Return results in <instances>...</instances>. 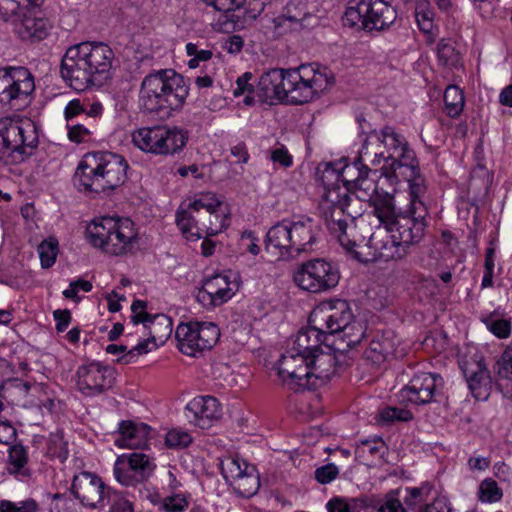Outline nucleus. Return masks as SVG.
<instances>
[{"label": "nucleus", "mask_w": 512, "mask_h": 512, "mask_svg": "<svg viewBox=\"0 0 512 512\" xmlns=\"http://www.w3.org/2000/svg\"><path fill=\"white\" fill-rule=\"evenodd\" d=\"M428 208L424 202H414L405 210H397L392 193L378 196L374 200V215L380 224L390 233L391 241H383L373 234L369 244L375 249L376 256L385 261L401 260L410 254L425 235L428 226Z\"/></svg>", "instance_id": "f257e3e1"}, {"label": "nucleus", "mask_w": 512, "mask_h": 512, "mask_svg": "<svg viewBox=\"0 0 512 512\" xmlns=\"http://www.w3.org/2000/svg\"><path fill=\"white\" fill-rule=\"evenodd\" d=\"M334 83L326 67L316 63L293 69L275 68L263 73L258 82L263 101H286L290 104L308 103Z\"/></svg>", "instance_id": "f03ea898"}, {"label": "nucleus", "mask_w": 512, "mask_h": 512, "mask_svg": "<svg viewBox=\"0 0 512 512\" xmlns=\"http://www.w3.org/2000/svg\"><path fill=\"white\" fill-rule=\"evenodd\" d=\"M361 148L362 158L371 166H380L381 175L392 187L397 184L395 173L416 159L406 138L388 125L368 133Z\"/></svg>", "instance_id": "7ed1b4c3"}, {"label": "nucleus", "mask_w": 512, "mask_h": 512, "mask_svg": "<svg viewBox=\"0 0 512 512\" xmlns=\"http://www.w3.org/2000/svg\"><path fill=\"white\" fill-rule=\"evenodd\" d=\"M189 94L185 78L172 69L146 75L140 85L138 104L146 114L169 117L182 108Z\"/></svg>", "instance_id": "20e7f679"}, {"label": "nucleus", "mask_w": 512, "mask_h": 512, "mask_svg": "<svg viewBox=\"0 0 512 512\" xmlns=\"http://www.w3.org/2000/svg\"><path fill=\"white\" fill-rule=\"evenodd\" d=\"M128 168L122 155L108 151L88 152L77 166L74 182L86 192L112 191L125 183Z\"/></svg>", "instance_id": "39448f33"}, {"label": "nucleus", "mask_w": 512, "mask_h": 512, "mask_svg": "<svg viewBox=\"0 0 512 512\" xmlns=\"http://www.w3.org/2000/svg\"><path fill=\"white\" fill-rule=\"evenodd\" d=\"M227 205L214 193L200 194L186 208L180 206L176 223L186 237L200 239L214 236L228 226Z\"/></svg>", "instance_id": "423d86ee"}, {"label": "nucleus", "mask_w": 512, "mask_h": 512, "mask_svg": "<svg viewBox=\"0 0 512 512\" xmlns=\"http://www.w3.org/2000/svg\"><path fill=\"white\" fill-rule=\"evenodd\" d=\"M315 241L316 225L313 219L302 216L273 225L266 234L265 249L277 255L279 260H288L310 250Z\"/></svg>", "instance_id": "0eeeda50"}, {"label": "nucleus", "mask_w": 512, "mask_h": 512, "mask_svg": "<svg viewBox=\"0 0 512 512\" xmlns=\"http://www.w3.org/2000/svg\"><path fill=\"white\" fill-rule=\"evenodd\" d=\"M352 198L341 187L328 189L319 203V210L324 223L331 234L335 235L340 245L355 259L361 260L356 250L357 243L352 238L356 226V212L351 208Z\"/></svg>", "instance_id": "6e6552de"}, {"label": "nucleus", "mask_w": 512, "mask_h": 512, "mask_svg": "<svg viewBox=\"0 0 512 512\" xmlns=\"http://www.w3.org/2000/svg\"><path fill=\"white\" fill-rule=\"evenodd\" d=\"M89 242L112 256L131 252L137 238L134 223L129 218L104 217L87 227Z\"/></svg>", "instance_id": "1a4fd4ad"}, {"label": "nucleus", "mask_w": 512, "mask_h": 512, "mask_svg": "<svg viewBox=\"0 0 512 512\" xmlns=\"http://www.w3.org/2000/svg\"><path fill=\"white\" fill-rule=\"evenodd\" d=\"M38 146L34 123L0 119V163L21 162Z\"/></svg>", "instance_id": "9d476101"}, {"label": "nucleus", "mask_w": 512, "mask_h": 512, "mask_svg": "<svg viewBox=\"0 0 512 512\" xmlns=\"http://www.w3.org/2000/svg\"><path fill=\"white\" fill-rule=\"evenodd\" d=\"M397 19V11L385 0L351 1L343 15V24L366 32L382 31Z\"/></svg>", "instance_id": "9b49d317"}, {"label": "nucleus", "mask_w": 512, "mask_h": 512, "mask_svg": "<svg viewBox=\"0 0 512 512\" xmlns=\"http://www.w3.org/2000/svg\"><path fill=\"white\" fill-rule=\"evenodd\" d=\"M293 280L302 290L321 293L338 285L340 273L331 262L316 258L302 263L294 272Z\"/></svg>", "instance_id": "f8f14e48"}, {"label": "nucleus", "mask_w": 512, "mask_h": 512, "mask_svg": "<svg viewBox=\"0 0 512 512\" xmlns=\"http://www.w3.org/2000/svg\"><path fill=\"white\" fill-rule=\"evenodd\" d=\"M219 337V328L211 322L180 323L175 331L179 351L193 357L204 350H210Z\"/></svg>", "instance_id": "ddd939ff"}, {"label": "nucleus", "mask_w": 512, "mask_h": 512, "mask_svg": "<svg viewBox=\"0 0 512 512\" xmlns=\"http://www.w3.org/2000/svg\"><path fill=\"white\" fill-rule=\"evenodd\" d=\"M353 318L348 302L341 299L321 303L310 314L311 323L326 336L339 334Z\"/></svg>", "instance_id": "4468645a"}, {"label": "nucleus", "mask_w": 512, "mask_h": 512, "mask_svg": "<svg viewBox=\"0 0 512 512\" xmlns=\"http://www.w3.org/2000/svg\"><path fill=\"white\" fill-rule=\"evenodd\" d=\"M35 90L34 77L23 66L0 68V103L7 105L12 101L27 98Z\"/></svg>", "instance_id": "2eb2a0df"}, {"label": "nucleus", "mask_w": 512, "mask_h": 512, "mask_svg": "<svg viewBox=\"0 0 512 512\" xmlns=\"http://www.w3.org/2000/svg\"><path fill=\"white\" fill-rule=\"evenodd\" d=\"M111 487L96 474L83 471L73 477L71 493L79 502L89 509H103Z\"/></svg>", "instance_id": "dca6fc26"}, {"label": "nucleus", "mask_w": 512, "mask_h": 512, "mask_svg": "<svg viewBox=\"0 0 512 512\" xmlns=\"http://www.w3.org/2000/svg\"><path fill=\"white\" fill-rule=\"evenodd\" d=\"M86 50L81 44L70 46L61 60L60 73L63 80L76 91H85L93 86L85 58Z\"/></svg>", "instance_id": "f3484780"}, {"label": "nucleus", "mask_w": 512, "mask_h": 512, "mask_svg": "<svg viewBox=\"0 0 512 512\" xmlns=\"http://www.w3.org/2000/svg\"><path fill=\"white\" fill-rule=\"evenodd\" d=\"M76 375L77 388L86 396L100 394L110 389L115 380L114 369L99 362H91L78 367Z\"/></svg>", "instance_id": "a211bd4d"}, {"label": "nucleus", "mask_w": 512, "mask_h": 512, "mask_svg": "<svg viewBox=\"0 0 512 512\" xmlns=\"http://www.w3.org/2000/svg\"><path fill=\"white\" fill-rule=\"evenodd\" d=\"M325 348L326 351L322 349L313 355H308L309 370L302 384L308 387V390L326 384L335 374L337 365L335 350L330 344H325Z\"/></svg>", "instance_id": "6ab92c4d"}, {"label": "nucleus", "mask_w": 512, "mask_h": 512, "mask_svg": "<svg viewBox=\"0 0 512 512\" xmlns=\"http://www.w3.org/2000/svg\"><path fill=\"white\" fill-rule=\"evenodd\" d=\"M308 355L291 348L278 361V374L284 384L293 391L308 389L303 384L309 370Z\"/></svg>", "instance_id": "aec40b11"}, {"label": "nucleus", "mask_w": 512, "mask_h": 512, "mask_svg": "<svg viewBox=\"0 0 512 512\" xmlns=\"http://www.w3.org/2000/svg\"><path fill=\"white\" fill-rule=\"evenodd\" d=\"M86 50V61L92 74L93 86H101L110 77L114 60L113 50L103 42H81Z\"/></svg>", "instance_id": "412c9836"}, {"label": "nucleus", "mask_w": 512, "mask_h": 512, "mask_svg": "<svg viewBox=\"0 0 512 512\" xmlns=\"http://www.w3.org/2000/svg\"><path fill=\"white\" fill-rule=\"evenodd\" d=\"M441 380L442 378L438 374L421 372L414 375L409 383L399 391L400 402L415 405L432 402L438 381Z\"/></svg>", "instance_id": "4be33fe9"}, {"label": "nucleus", "mask_w": 512, "mask_h": 512, "mask_svg": "<svg viewBox=\"0 0 512 512\" xmlns=\"http://www.w3.org/2000/svg\"><path fill=\"white\" fill-rule=\"evenodd\" d=\"M186 417L195 426L208 429L221 417V407L215 397L198 396L186 405Z\"/></svg>", "instance_id": "5701e85b"}, {"label": "nucleus", "mask_w": 512, "mask_h": 512, "mask_svg": "<svg viewBox=\"0 0 512 512\" xmlns=\"http://www.w3.org/2000/svg\"><path fill=\"white\" fill-rule=\"evenodd\" d=\"M233 295L229 278L216 274L204 281L196 294V299L205 308H214L227 302Z\"/></svg>", "instance_id": "b1692460"}, {"label": "nucleus", "mask_w": 512, "mask_h": 512, "mask_svg": "<svg viewBox=\"0 0 512 512\" xmlns=\"http://www.w3.org/2000/svg\"><path fill=\"white\" fill-rule=\"evenodd\" d=\"M399 341L392 330L376 333L364 351L363 358L373 365H380L390 356L397 355Z\"/></svg>", "instance_id": "393cba45"}, {"label": "nucleus", "mask_w": 512, "mask_h": 512, "mask_svg": "<svg viewBox=\"0 0 512 512\" xmlns=\"http://www.w3.org/2000/svg\"><path fill=\"white\" fill-rule=\"evenodd\" d=\"M150 427L144 423L122 421L119 425V435L115 445L119 448L142 449L147 447Z\"/></svg>", "instance_id": "a878e982"}, {"label": "nucleus", "mask_w": 512, "mask_h": 512, "mask_svg": "<svg viewBox=\"0 0 512 512\" xmlns=\"http://www.w3.org/2000/svg\"><path fill=\"white\" fill-rule=\"evenodd\" d=\"M327 343V336L322 329H318L315 323L308 320V326L299 330L294 340L293 348L303 354L313 355L322 350Z\"/></svg>", "instance_id": "bb28decb"}, {"label": "nucleus", "mask_w": 512, "mask_h": 512, "mask_svg": "<svg viewBox=\"0 0 512 512\" xmlns=\"http://www.w3.org/2000/svg\"><path fill=\"white\" fill-rule=\"evenodd\" d=\"M51 28L52 24L47 18L23 14L16 31L23 40L36 42L45 39Z\"/></svg>", "instance_id": "cd10ccee"}, {"label": "nucleus", "mask_w": 512, "mask_h": 512, "mask_svg": "<svg viewBox=\"0 0 512 512\" xmlns=\"http://www.w3.org/2000/svg\"><path fill=\"white\" fill-rule=\"evenodd\" d=\"M395 174L397 175V183L401 180L409 183L410 202L408 205H413L416 201L423 202L422 196L426 192V186L424 178L420 174L417 158L412 165L403 167V170H399Z\"/></svg>", "instance_id": "c85d7f7f"}, {"label": "nucleus", "mask_w": 512, "mask_h": 512, "mask_svg": "<svg viewBox=\"0 0 512 512\" xmlns=\"http://www.w3.org/2000/svg\"><path fill=\"white\" fill-rule=\"evenodd\" d=\"M159 155H174L181 151L188 141V133L176 126H160Z\"/></svg>", "instance_id": "c756f323"}, {"label": "nucleus", "mask_w": 512, "mask_h": 512, "mask_svg": "<svg viewBox=\"0 0 512 512\" xmlns=\"http://www.w3.org/2000/svg\"><path fill=\"white\" fill-rule=\"evenodd\" d=\"M462 369L473 396L478 400L486 399L491 389V377L487 369L480 362L475 363V370L466 367Z\"/></svg>", "instance_id": "7c9ffc66"}, {"label": "nucleus", "mask_w": 512, "mask_h": 512, "mask_svg": "<svg viewBox=\"0 0 512 512\" xmlns=\"http://www.w3.org/2000/svg\"><path fill=\"white\" fill-rule=\"evenodd\" d=\"M365 174H373L376 176L377 169L372 170L369 167V163L366 162V159L362 158V149L359 152V156L349 164H341V176L343 187L341 190H347L348 195H350V190L355 186L356 182Z\"/></svg>", "instance_id": "2f4dec72"}, {"label": "nucleus", "mask_w": 512, "mask_h": 512, "mask_svg": "<svg viewBox=\"0 0 512 512\" xmlns=\"http://www.w3.org/2000/svg\"><path fill=\"white\" fill-rule=\"evenodd\" d=\"M496 383L504 397L512 399V343L506 347L495 365Z\"/></svg>", "instance_id": "473e14b6"}, {"label": "nucleus", "mask_w": 512, "mask_h": 512, "mask_svg": "<svg viewBox=\"0 0 512 512\" xmlns=\"http://www.w3.org/2000/svg\"><path fill=\"white\" fill-rule=\"evenodd\" d=\"M143 325L148 329L154 347L164 345L173 331L172 319L165 314L151 315Z\"/></svg>", "instance_id": "72a5a7b5"}, {"label": "nucleus", "mask_w": 512, "mask_h": 512, "mask_svg": "<svg viewBox=\"0 0 512 512\" xmlns=\"http://www.w3.org/2000/svg\"><path fill=\"white\" fill-rule=\"evenodd\" d=\"M380 169L377 170L376 176L373 174H368L365 176V174L356 182L355 186L350 190V193H353L356 195L357 199L360 201H369L371 202L372 207L374 208V200L380 196L384 195L386 193H389L388 191L380 192L379 187L377 184V179L382 178Z\"/></svg>", "instance_id": "f704fd0d"}, {"label": "nucleus", "mask_w": 512, "mask_h": 512, "mask_svg": "<svg viewBox=\"0 0 512 512\" xmlns=\"http://www.w3.org/2000/svg\"><path fill=\"white\" fill-rule=\"evenodd\" d=\"M160 126L142 127L132 133V142L144 152L159 155Z\"/></svg>", "instance_id": "c9c22d12"}, {"label": "nucleus", "mask_w": 512, "mask_h": 512, "mask_svg": "<svg viewBox=\"0 0 512 512\" xmlns=\"http://www.w3.org/2000/svg\"><path fill=\"white\" fill-rule=\"evenodd\" d=\"M231 486L242 497L249 498L255 495L260 487V477L256 468L246 466V471Z\"/></svg>", "instance_id": "e433bc0d"}, {"label": "nucleus", "mask_w": 512, "mask_h": 512, "mask_svg": "<svg viewBox=\"0 0 512 512\" xmlns=\"http://www.w3.org/2000/svg\"><path fill=\"white\" fill-rule=\"evenodd\" d=\"M316 178L323 184L325 193H327L328 189L341 187L339 185V182H342L341 162H327L319 164L316 169Z\"/></svg>", "instance_id": "4c0bfd02"}, {"label": "nucleus", "mask_w": 512, "mask_h": 512, "mask_svg": "<svg viewBox=\"0 0 512 512\" xmlns=\"http://www.w3.org/2000/svg\"><path fill=\"white\" fill-rule=\"evenodd\" d=\"M28 463V455L26 449L20 445H12L9 448L8 456V471L11 474H21L23 476L29 475V470L26 468Z\"/></svg>", "instance_id": "58836bf2"}, {"label": "nucleus", "mask_w": 512, "mask_h": 512, "mask_svg": "<svg viewBox=\"0 0 512 512\" xmlns=\"http://www.w3.org/2000/svg\"><path fill=\"white\" fill-rule=\"evenodd\" d=\"M126 464L136 473L138 479H144L145 481L155 467L150 458L142 452H133L126 456Z\"/></svg>", "instance_id": "ea45409f"}, {"label": "nucleus", "mask_w": 512, "mask_h": 512, "mask_svg": "<svg viewBox=\"0 0 512 512\" xmlns=\"http://www.w3.org/2000/svg\"><path fill=\"white\" fill-rule=\"evenodd\" d=\"M385 450L386 446L381 438L365 439L356 445L355 455L360 461H365L368 456L381 458Z\"/></svg>", "instance_id": "a19ab883"}, {"label": "nucleus", "mask_w": 512, "mask_h": 512, "mask_svg": "<svg viewBox=\"0 0 512 512\" xmlns=\"http://www.w3.org/2000/svg\"><path fill=\"white\" fill-rule=\"evenodd\" d=\"M445 110L451 118L458 117L464 107V96L462 91L454 85H450L444 92Z\"/></svg>", "instance_id": "79ce46f5"}, {"label": "nucleus", "mask_w": 512, "mask_h": 512, "mask_svg": "<svg viewBox=\"0 0 512 512\" xmlns=\"http://www.w3.org/2000/svg\"><path fill=\"white\" fill-rule=\"evenodd\" d=\"M114 476L124 486H136L145 481L144 479H138L136 473L126 464V455L117 458L114 465Z\"/></svg>", "instance_id": "37998d69"}, {"label": "nucleus", "mask_w": 512, "mask_h": 512, "mask_svg": "<svg viewBox=\"0 0 512 512\" xmlns=\"http://www.w3.org/2000/svg\"><path fill=\"white\" fill-rule=\"evenodd\" d=\"M31 388L29 382L19 378L8 379L0 387V396L14 401L15 398L26 396Z\"/></svg>", "instance_id": "c03bdc74"}, {"label": "nucleus", "mask_w": 512, "mask_h": 512, "mask_svg": "<svg viewBox=\"0 0 512 512\" xmlns=\"http://www.w3.org/2000/svg\"><path fill=\"white\" fill-rule=\"evenodd\" d=\"M246 466L249 465L245 461L233 457L224 459L220 464L221 473L230 485L246 471Z\"/></svg>", "instance_id": "a18cd8bd"}, {"label": "nucleus", "mask_w": 512, "mask_h": 512, "mask_svg": "<svg viewBox=\"0 0 512 512\" xmlns=\"http://www.w3.org/2000/svg\"><path fill=\"white\" fill-rule=\"evenodd\" d=\"M340 339L346 343L347 348H354L362 342L365 329L361 322L354 318L340 333Z\"/></svg>", "instance_id": "49530a36"}, {"label": "nucleus", "mask_w": 512, "mask_h": 512, "mask_svg": "<svg viewBox=\"0 0 512 512\" xmlns=\"http://www.w3.org/2000/svg\"><path fill=\"white\" fill-rule=\"evenodd\" d=\"M503 492L492 478L484 479L478 488V498L481 502L494 503L502 499Z\"/></svg>", "instance_id": "de8ad7c7"}, {"label": "nucleus", "mask_w": 512, "mask_h": 512, "mask_svg": "<svg viewBox=\"0 0 512 512\" xmlns=\"http://www.w3.org/2000/svg\"><path fill=\"white\" fill-rule=\"evenodd\" d=\"M437 55L440 63L447 67H457L461 61L460 53L449 41L441 40L438 43Z\"/></svg>", "instance_id": "09e8293b"}, {"label": "nucleus", "mask_w": 512, "mask_h": 512, "mask_svg": "<svg viewBox=\"0 0 512 512\" xmlns=\"http://www.w3.org/2000/svg\"><path fill=\"white\" fill-rule=\"evenodd\" d=\"M58 251V241L54 237H49L39 244L38 253L43 268H50L55 263Z\"/></svg>", "instance_id": "8fccbe9b"}, {"label": "nucleus", "mask_w": 512, "mask_h": 512, "mask_svg": "<svg viewBox=\"0 0 512 512\" xmlns=\"http://www.w3.org/2000/svg\"><path fill=\"white\" fill-rule=\"evenodd\" d=\"M108 512H134V504L122 492L111 489L106 498Z\"/></svg>", "instance_id": "3c124183"}, {"label": "nucleus", "mask_w": 512, "mask_h": 512, "mask_svg": "<svg viewBox=\"0 0 512 512\" xmlns=\"http://www.w3.org/2000/svg\"><path fill=\"white\" fill-rule=\"evenodd\" d=\"M48 452L52 457L58 458L61 462L68 457L67 442L64 440L62 431L51 433L48 440Z\"/></svg>", "instance_id": "603ef678"}, {"label": "nucleus", "mask_w": 512, "mask_h": 512, "mask_svg": "<svg viewBox=\"0 0 512 512\" xmlns=\"http://www.w3.org/2000/svg\"><path fill=\"white\" fill-rule=\"evenodd\" d=\"M22 0H0V17L3 21L16 23L23 15Z\"/></svg>", "instance_id": "864d4df0"}, {"label": "nucleus", "mask_w": 512, "mask_h": 512, "mask_svg": "<svg viewBox=\"0 0 512 512\" xmlns=\"http://www.w3.org/2000/svg\"><path fill=\"white\" fill-rule=\"evenodd\" d=\"M398 495V489L389 491L378 505L377 512H407Z\"/></svg>", "instance_id": "5fc2aeb1"}, {"label": "nucleus", "mask_w": 512, "mask_h": 512, "mask_svg": "<svg viewBox=\"0 0 512 512\" xmlns=\"http://www.w3.org/2000/svg\"><path fill=\"white\" fill-rule=\"evenodd\" d=\"M165 443L169 448H186L192 443V437L180 429H172L167 432Z\"/></svg>", "instance_id": "6e6d98bb"}, {"label": "nucleus", "mask_w": 512, "mask_h": 512, "mask_svg": "<svg viewBox=\"0 0 512 512\" xmlns=\"http://www.w3.org/2000/svg\"><path fill=\"white\" fill-rule=\"evenodd\" d=\"M415 16L419 29L424 33H431L434 26V13L426 5L421 4L416 7Z\"/></svg>", "instance_id": "4d7b16f0"}, {"label": "nucleus", "mask_w": 512, "mask_h": 512, "mask_svg": "<svg viewBox=\"0 0 512 512\" xmlns=\"http://www.w3.org/2000/svg\"><path fill=\"white\" fill-rule=\"evenodd\" d=\"M154 348L155 347L153 345V340L149 336L147 339L139 342L136 346H134L132 349H130L126 354H124L117 361L121 362V363H124V364H129V363L133 362V359L136 356H139V355H142V354H146V353L150 352Z\"/></svg>", "instance_id": "13d9d810"}, {"label": "nucleus", "mask_w": 512, "mask_h": 512, "mask_svg": "<svg viewBox=\"0 0 512 512\" xmlns=\"http://www.w3.org/2000/svg\"><path fill=\"white\" fill-rule=\"evenodd\" d=\"M381 420L385 422L393 421H410L413 418V414L404 408L398 407H386L380 412Z\"/></svg>", "instance_id": "bf43d9fd"}, {"label": "nucleus", "mask_w": 512, "mask_h": 512, "mask_svg": "<svg viewBox=\"0 0 512 512\" xmlns=\"http://www.w3.org/2000/svg\"><path fill=\"white\" fill-rule=\"evenodd\" d=\"M188 506L189 502L187 498L180 493L164 497V512H183L188 508Z\"/></svg>", "instance_id": "052dcab7"}, {"label": "nucleus", "mask_w": 512, "mask_h": 512, "mask_svg": "<svg viewBox=\"0 0 512 512\" xmlns=\"http://www.w3.org/2000/svg\"><path fill=\"white\" fill-rule=\"evenodd\" d=\"M38 504L34 499H28L19 503L17 506L10 501H2L0 504V512H37Z\"/></svg>", "instance_id": "680f3d73"}, {"label": "nucleus", "mask_w": 512, "mask_h": 512, "mask_svg": "<svg viewBox=\"0 0 512 512\" xmlns=\"http://www.w3.org/2000/svg\"><path fill=\"white\" fill-rule=\"evenodd\" d=\"M326 507L328 512H359L356 511L352 498L333 497L328 501Z\"/></svg>", "instance_id": "e2e57ef3"}, {"label": "nucleus", "mask_w": 512, "mask_h": 512, "mask_svg": "<svg viewBox=\"0 0 512 512\" xmlns=\"http://www.w3.org/2000/svg\"><path fill=\"white\" fill-rule=\"evenodd\" d=\"M406 491L409 496L405 498V504L408 506H414L428 498L431 492V486L429 484H424L421 487L407 488Z\"/></svg>", "instance_id": "0e129e2a"}, {"label": "nucleus", "mask_w": 512, "mask_h": 512, "mask_svg": "<svg viewBox=\"0 0 512 512\" xmlns=\"http://www.w3.org/2000/svg\"><path fill=\"white\" fill-rule=\"evenodd\" d=\"M339 474L338 467L332 463L318 467L315 470V479L321 484L333 481Z\"/></svg>", "instance_id": "69168bd1"}, {"label": "nucleus", "mask_w": 512, "mask_h": 512, "mask_svg": "<svg viewBox=\"0 0 512 512\" xmlns=\"http://www.w3.org/2000/svg\"><path fill=\"white\" fill-rule=\"evenodd\" d=\"M147 307V303L142 300H135L131 305L132 322L137 325L139 323H146L147 319L151 316V314L145 311Z\"/></svg>", "instance_id": "338daca9"}, {"label": "nucleus", "mask_w": 512, "mask_h": 512, "mask_svg": "<svg viewBox=\"0 0 512 512\" xmlns=\"http://www.w3.org/2000/svg\"><path fill=\"white\" fill-rule=\"evenodd\" d=\"M90 129L83 124L68 125V138L75 143L86 141L90 136Z\"/></svg>", "instance_id": "774afa93"}]
</instances>
